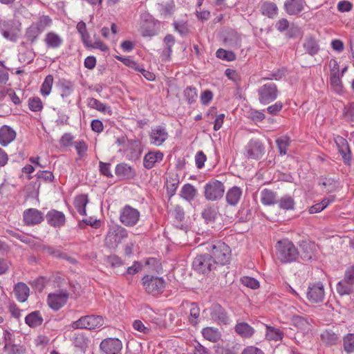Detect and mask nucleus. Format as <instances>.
Instances as JSON below:
<instances>
[{
    "label": "nucleus",
    "mask_w": 354,
    "mask_h": 354,
    "mask_svg": "<svg viewBox=\"0 0 354 354\" xmlns=\"http://www.w3.org/2000/svg\"><path fill=\"white\" fill-rule=\"evenodd\" d=\"M266 337L267 339L270 341H279L282 339L283 333L279 328L268 325H266Z\"/></svg>",
    "instance_id": "e433bc0d"
},
{
    "label": "nucleus",
    "mask_w": 354,
    "mask_h": 354,
    "mask_svg": "<svg viewBox=\"0 0 354 354\" xmlns=\"http://www.w3.org/2000/svg\"><path fill=\"white\" fill-rule=\"evenodd\" d=\"M242 194V189L237 186H234L229 189L225 196L227 204L232 206L236 205L241 200Z\"/></svg>",
    "instance_id": "cd10ccee"
},
{
    "label": "nucleus",
    "mask_w": 354,
    "mask_h": 354,
    "mask_svg": "<svg viewBox=\"0 0 354 354\" xmlns=\"http://www.w3.org/2000/svg\"><path fill=\"white\" fill-rule=\"evenodd\" d=\"M87 342L88 339L85 337L82 334H78L75 339H74V344L76 347H79L80 348H84L87 346Z\"/></svg>",
    "instance_id": "69168bd1"
},
{
    "label": "nucleus",
    "mask_w": 354,
    "mask_h": 354,
    "mask_svg": "<svg viewBox=\"0 0 354 354\" xmlns=\"http://www.w3.org/2000/svg\"><path fill=\"white\" fill-rule=\"evenodd\" d=\"M259 100L262 104H268L275 100L278 95V90L275 84L267 83L258 89Z\"/></svg>",
    "instance_id": "6e6552de"
},
{
    "label": "nucleus",
    "mask_w": 354,
    "mask_h": 354,
    "mask_svg": "<svg viewBox=\"0 0 354 354\" xmlns=\"http://www.w3.org/2000/svg\"><path fill=\"white\" fill-rule=\"evenodd\" d=\"M306 3L305 0H286L284 8L289 15H296L304 10Z\"/></svg>",
    "instance_id": "4be33fe9"
},
{
    "label": "nucleus",
    "mask_w": 354,
    "mask_h": 354,
    "mask_svg": "<svg viewBox=\"0 0 354 354\" xmlns=\"http://www.w3.org/2000/svg\"><path fill=\"white\" fill-rule=\"evenodd\" d=\"M193 269L198 273L206 274L216 269V266L209 254L198 255L192 262Z\"/></svg>",
    "instance_id": "423d86ee"
},
{
    "label": "nucleus",
    "mask_w": 354,
    "mask_h": 354,
    "mask_svg": "<svg viewBox=\"0 0 354 354\" xmlns=\"http://www.w3.org/2000/svg\"><path fill=\"white\" fill-rule=\"evenodd\" d=\"M142 285L148 293L156 295L164 290L165 281L162 277L146 275L142 278Z\"/></svg>",
    "instance_id": "0eeeda50"
},
{
    "label": "nucleus",
    "mask_w": 354,
    "mask_h": 354,
    "mask_svg": "<svg viewBox=\"0 0 354 354\" xmlns=\"http://www.w3.org/2000/svg\"><path fill=\"white\" fill-rule=\"evenodd\" d=\"M290 138L288 136H281L277 139L276 143L281 155H286L290 145Z\"/></svg>",
    "instance_id": "49530a36"
},
{
    "label": "nucleus",
    "mask_w": 354,
    "mask_h": 354,
    "mask_svg": "<svg viewBox=\"0 0 354 354\" xmlns=\"http://www.w3.org/2000/svg\"><path fill=\"white\" fill-rule=\"evenodd\" d=\"M235 331L241 337L248 338L252 336L254 329L245 322H240L236 325Z\"/></svg>",
    "instance_id": "473e14b6"
},
{
    "label": "nucleus",
    "mask_w": 354,
    "mask_h": 354,
    "mask_svg": "<svg viewBox=\"0 0 354 354\" xmlns=\"http://www.w3.org/2000/svg\"><path fill=\"white\" fill-rule=\"evenodd\" d=\"M322 340L328 345L335 344L338 340V336L330 330H326L321 334Z\"/></svg>",
    "instance_id": "c03bdc74"
},
{
    "label": "nucleus",
    "mask_w": 354,
    "mask_h": 354,
    "mask_svg": "<svg viewBox=\"0 0 354 354\" xmlns=\"http://www.w3.org/2000/svg\"><path fill=\"white\" fill-rule=\"evenodd\" d=\"M276 194L272 190L264 189L261 192V201L265 205H272L276 203Z\"/></svg>",
    "instance_id": "4c0bfd02"
},
{
    "label": "nucleus",
    "mask_w": 354,
    "mask_h": 354,
    "mask_svg": "<svg viewBox=\"0 0 354 354\" xmlns=\"http://www.w3.org/2000/svg\"><path fill=\"white\" fill-rule=\"evenodd\" d=\"M33 24L43 32L46 28L51 25L52 20L48 16L42 15L39 17L38 21Z\"/></svg>",
    "instance_id": "6e6d98bb"
},
{
    "label": "nucleus",
    "mask_w": 354,
    "mask_h": 354,
    "mask_svg": "<svg viewBox=\"0 0 354 354\" xmlns=\"http://www.w3.org/2000/svg\"><path fill=\"white\" fill-rule=\"evenodd\" d=\"M344 115L346 120L354 122V102L345 106Z\"/></svg>",
    "instance_id": "680f3d73"
},
{
    "label": "nucleus",
    "mask_w": 354,
    "mask_h": 354,
    "mask_svg": "<svg viewBox=\"0 0 354 354\" xmlns=\"http://www.w3.org/2000/svg\"><path fill=\"white\" fill-rule=\"evenodd\" d=\"M132 326L136 330L143 334H149L151 331L149 327L145 326L142 322L138 319L133 321Z\"/></svg>",
    "instance_id": "052dcab7"
},
{
    "label": "nucleus",
    "mask_w": 354,
    "mask_h": 354,
    "mask_svg": "<svg viewBox=\"0 0 354 354\" xmlns=\"http://www.w3.org/2000/svg\"><path fill=\"white\" fill-rule=\"evenodd\" d=\"M43 318L38 311H35L28 315L25 318V322L30 327H36L42 324Z\"/></svg>",
    "instance_id": "ea45409f"
},
{
    "label": "nucleus",
    "mask_w": 354,
    "mask_h": 354,
    "mask_svg": "<svg viewBox=\"0 0 354 354\" xmlns=\"http://www.w3.org/2000/svg\"><path fill=\"white\" fill-rule=\"evenodd\" d=\"M53 82L54 78L52 75H48L45 77L40 88V93L42 96L47 97L50 95L53 88Z\"/></svg>",
    "instance_id": "a19ab883"
},
{
    "label": "nucleus",
    "mask_w": 354,
    "mask_h": 354,
    "mask_svg": "<svg viewBox=\"0 0 354 354\" xmlns=\"http://www.w3.org/2000/svg\"><path fill=\"white\" fill-rule=\"evenodd\" d=\"M196 194V190L194 187L189 183H187L182 187L180 195L186 201H191L194 198Z\"/></svg>",
    "instance_id": "79ce46f5"
},
{
    "label": "nucleus",
    "mask_w": 354,
    "mask_h": 354,
    "mask_svg": "<svg viewBox=\"0 0 354 354\" xmlns=\"http://www.w3.org/2000/svg\"><path fill=\"white\" fill-rule=\"evenodd\" d=\"M24 221L27 225L39 224L44 220V214L35 208H30L24 212Z\"/></svg>",
    "instance_id": "2eb2a0df"
},
{
    "label": "nucleus",
    "mask_w": 354,
    "mask_h": 354,
    "mask_svg": "<svg viewBox=\"0 0 354 354\" xmlns=\"http://www.w3.org/2000/svg\"><path fill=\"white\" fill-rule=\"evenodd\" d=\"M100 347L102 354H118L122 344L118 338H108L102 341Z\"/></svg>",
    "instance_id": "f8f14e48"
},
{
    "label": "nucleus",
    "mask_w": 354,
    "mask_h": 354,
    "mask_svg": "<svg viewBox=\"0 0 354 354\" xmlns=\"http://www.w3.org/2000/svg\"><path fill=\"white\" fill-rule=\"evenodd\" d=\"M336 290L340 296L351 295L354 292V283L344 277L337 283Z\"/></svg>",
    "instance_id": "c85d7f7f"
},
{
    "label": "nucleus",
    "mask_w": 354,
    "mask_h": 354,
    "mask_svg": "<svg viewBox=\"0 0 354 354\" xmlns=\"http://www.w3.org/2000/svg\"><path fill=\"white\" fill-rule=\"evenodd\" d=\"M213 93L210 90H205L201 95V102L203 105H208L212 100Z\"/></svg>",
    "instance_id": "338daca9"
},
{
    "label": "nucleus",
    "mask_w": 354,
    "mask_h": 354,
    "mask_svg": "<svg viewBox=\"0 0 354 354\" xmlns=\"http://www.w3.org/2000/svg\"><path fill=\"white\" fill-rule=\"evenodd\" d=\"M0 32L3 37L10 41H16L19 30L12 21H3L0 24Z\"/></svg>",
    "instance_id": "4468645a"
},
{
    "label": "nucleus",
    "mask_w": 354,
    "mask_h": 354,
    "mask_svg": "<svg viewBox=\"0 0 354 354\" xmlns=\"http://www.w3.org/2000/svg\"><path fill=\"white\" fill-rule=\"evenodd\" d=\"M168 138V133L165 128L161 126L151 129L150 139L151 144L160 146Z\"/></svg>",
    "instance_id": "aec40b11"
},
{
    "label": "nucleus",
    "mask_w": 354,
    "mask_h": 354,
    "mask_svg": "<svg viewBox=\"0 0 354 354\" xmlns=\"http://www.w3.org/2000/svg\"><path fill=\"white\" fill-rule=\"evenodd\" d=\"M30 289L28 286L22 282H19L15 286L14 294L19 302H24L29 296Z\"/></svg>",
    "instance_id": "c756f323"
},
{
    "label": "nucleus",
    "mask_w": 354,
    "mask_h": 354,
    "mask_svg": "<svg viewBox=\"0 0 354 354\" xmlns=\"http://www.w3.org/2000/svg\"><path fill=\"white\" fill-rule=\"evenodd\" d=\"M324 295V289L322 283L317 282L308 286L307 298L311 302L319 303L323 301Z\"/></svg>",
    "instance_id": "ddd939ff"
},
{
    "label": "nucleus",
    "mask_w": 354,
    "mask_h": 354,
    "mask_svg": "<svg viewBox=\"0 0 354 354\" xmlns=\"http://www.w3.org/2000/svg\"><path fill=\"white\" fill-rule=\"evenodd\" d=\"M225 192L223 183L218 180L212 179L204 187V196L208 201H217L221 198Z\"/></svg>",
    "instance_id": "7ed1b4c3"
},
{
    "label": "nucleus",
    "mask_w": 354,
    "mask_h": 354,
    "mask_svg": "<svg viewBox=\"0 0 354 354\" xmlns=\"http://www.w3.org/2000/svg\"><path fill=\"white\" fill-rule=\"evenodd\" d=\"M216 54L218 58L227 61H232L235 57V55L233 53L227 51L223 48H219L217 50Z\"/></svg>",
    "instance_id": "bf43d9fd"
},
{
    "label": "nucleus",
    "mask_w": 354,
    "mask_h": 354,
    "mask_svg": "<svg viewBox=\"0 0 354 354\" xmlns=\"http://www.w3.org/2000/svg\"><path fill=\"white\" fill-rule=\"evenodd\" d=\"M44 42L47 48L55 49L62 45L63 39L57 33L50 31L46 35Z\"/></svg>",
    "instance_id": "bb28decb"
},
{
    "label": "nucleus",
    "mask_w": 354,
    "mask_h": 354,
    "mask_svg": "<svg viewBox=\"0 0 354 354\" xmlns=\"http://www.w3.org/2000/svg\"><path fill=\"white\" fill-rule=\"evenodd\" d=\"M163 159V153L159 151H149L143 158V166L149 169L154 167L155 164L160 162Z\"/></svg>",
    "instance_id": "b1692460"
},
{
    "label": "nucleus",
    "mask_w": 354,
    "mask_h": 354,
    "mask_svg": "<svg viewBox=\"0 0 354 354\" xmlns=\"http://www.w3.org/2000/svg\"><path fill=\"white\" fill-rule=\"evenodd\" d=\"M214 263L217 266L228 264L231 259V249L224 242L215 241L205 244Z\"/></svg>",
    "instance_id": "f257e3e1"
},
{
    "label": "nucleus",
    "mask_w": 354,
    "mask_h": 354,
    "mask_svg": "<svg viewBox=\"0 0 354 354\" xmlns=\"http://www.w3.org/2000/svg\"><path fill=\"white\" fill-rule=\"evenodd\" d=\"M140 219V212L126 205L120 212V221L127 227L136 225Z\"/></svg>",
    "instance_id": "1a4fd4ad"
},
{
    "label": "nucleus",
    "mask_w": 354,
    "mask_h": 354,
    "mask_svg": "<svg viewBox=\"0 0 354 354\" xmlns=\"http://www.w3.org/2000/svg\"><path fill=\"white\" fill-rule=\"evenodd\" d=\"M246 156L248 158L260 159L265 152L262 142L258 139H252L245 146Z\"/></svg>",
    "instance_id": "9b49d317"
},
{
    "label": "nucleus",
    "mask_w": 354,
    "mask_h": 354,
    "mask_svg": "<svg viewBox=\"0 0 354 354\" xmlns=\"http://www.w3.org/2000/svg\"><path fill=\"white\" fill-rule=\"evenodd\" d=\"M74 137L71 135V133H64L59 140V144L62 147H67L72 145Z\"/></svg>",
    "instance_id": "e2e57ef3"
},
{
    "label": "nucleus",
    "mask_w": 354,
    "mask_h": 354,
    "mask_svg": "<svg viewBox=\"0 0 354 354\" xmlns=\"http://www.w3.org/2000/svg\"><path fill=\"white\" fill-rule=\"evenodd\" d=\"M74 146L80 157H82L87 151V145L84 141L75 142Z\"/></svg>",
    "instance_id": "774afa93"
},
{
    "label": "nucleus",
    "mask_w": 354,
    "mask_h": 354,
    "mask_svg": "<svg viewBox=\"0 0 354 354\" xmlns=\"http://www.w3.org/2000/svg\"><path fill=\"white\" fill-rule=\"evenodd\" d=\"M140 313L144 319L147 320L156 326L163 325L162 317L149 306H143L140 308Z\"/></svg>",
    "instance_id": "f3484780"
},
{
    "label": "nucleus",
    "mask_w": 354,
    "mask_h": 354,
    "mask_svg": "<svg viewBox=\"0 0 354 354\" xmlns=\"http://www.w3.org/2000/svg\"><path fill=\"white\" fill-rule=\"evenodd\" d=\"M115 173L121 179H133L136 176L135 169L125 162L118 164Z\"/></svg>",
    "instance_id": "5701e85b"
},
{
    "label": "nucleus",
    "mask_w": 354,
    "mask_h": 354,
    "mask_svg": "<svg viewBox=\"0 0 354 354\" xmlns=\"http://www.w3.org/2000/svg\"><path fill=\"white\" fill-rule=\"evenodd\" d=\"M28 106L31 111L37 112L43 108L42 102L39 97H35L30 98L28 100Z\"/></svg>",
    "instance_id": "13d9d810"
},
{
    "label": "nucleus",
    "mask_w": 354,
    "mask_h": 354,
    "mask_svg": "<svg viewBox=\"0 0 354 354\" xmlns=\"http://www.w3.org/2000/svg\"><path fill=\"white\" fill-rule=\"evenodd\" d=\"M102 35L109 40L113 44H115L118 41L117 33H118V28L115 24H112L111 26V29L107 27H103L101 30Z\"/></svg>",
    "instance_id": "c9c22d12"
},
{
    "label": "nucleus",
    "mask_w": 354,
    "mask_h": 354,
    "mask_svg": "<svg viewBox=\"0 0 354 354\" xmlns=\"http://www.w3.org/2000/svg\"><path fill=\"white\" fill-rule=\"evenodd\" d=\"M77 32L80 34L82 40L86 46H89V35L86 30V24L84 21H80L77 24Z\"/></svg>",
    "instance_id": "3c124183"
},
{
    "label": "nucleus",
    "mask_w": 354,
    "mask_h": 354,
    "mask_svg": "<svg viewBox=\"0 0 354 354\" xmlns=\"http://www.w3.org/2000/svg\"><path fill=\"white\" fill-rule=\"evenodd\" d=\"M330 85L337 93H340L342 90V84L339 75H330Z\"/></svg>",
    "instance_id": "4d7b16f0"
},
{
    "label": "nucleus",
    "mask_w": 354,
    "mask_h": 354,
    "mask_svg": "<svg viewBox=\"0 0 354 354\" xmlns=\"http://www.w3.org/2000/svg\"><path fill=\"white\" fill-rule=\"evenodd\" d=\"M279 206L281 209L285 210H291L294 209L295 201L290 196H284L279 201Z\"/></svg>",
    "instance_id": "8fccbe9b"
},
{
    "label": "nucleus",
    "mask_w": 354,
    "mask_h": 354,
    "mask_svg": "<svg viewBox=\"0 0 354 354\" xmlns=\"http://www.w3.org/2000/svg\"><path fill=\"white\" fill-rule=\"evenodd\" d=\"M217 208L213 206L206 207L203 212L202 216L207 223L214 222L217 216Z\"/></svg>",
    "instance_id": "37998d69"
},
{
    "label": "nucleus",
    "mask_w": 354,
    "mask_h": 354,
    "mask_svg": "<svg viewBox=\"0 0 354 354\" xmlns=\"http://www.w3.org/2000/svg\"><path fill=\"white\" fill-rule=\"evenodd\" d=\"M42 32L33 23L27 28L26 37L30 42L35 41Z\"/></svg>",
    "instance_id": "a18cd8bd"
},
{
    "label": "nucleus",
    "mask_w": 354,
    "mask_h": 354,
    "mask_svg": "<svg viewBox=\"0 0 354 354\" xmlns=\"http://www.w3.org/2000/svg\"><path fill=\"white\" fill-rule=\"evenodd\" d=\"M303 46L306 52L311 56L317 55L320 50L318 41L313 37L306 38Z\"/></svg>",
    "instance_id": "7c9ffc66"
},
{
    "label": "nucleus",
    "mask_w": 354,
    "mask_h": 354,
    "mask_svg": "<svg viewBox=\"0 0 354 354\" xmlns=\"http://www.w3.org/2000/svg\"><path fill=\"white\" fill-rule=\"evenodd\" d=\"M115 58L122 62L126 66L134 69L135 71H140V67L138 64L133 59H131L129 57H122L121 55H115Z\"/></svg>",
    "instance_id": "603ef678"
},
{
    "label": "nucleus",
    "mask_w": 354,
    "mask_h": 354,
    "mask_svg": "<svg viewBox=\"0 0 354 354\" xmlns=\"http://www.w3.org/2000/svg\"><path fill=\"white\" fill-rule=\"evenodd\" d=\"M262 14L269 18H274L277 15L278 8L272 2H265L261 6Z\"/></svg>",
    "instance_id": "58836bf2"
},
{
    "label": "nucleus",
    "mask_w": 354,
    "mask_h": 354,
    "mask_svg": "<svg viewBox=\"0 0 354 354\" xmlns=\"http://www.w3.org/2000/svg\"><path fill=\"white\" fill-rule=\"evenodd\" d=\"M241 281L243 285L253 290L258 289L260 286L259 281L253 277L248 276L243 277Z\"/></svg>",
    "instance_id": "5fc2aeb1"
},
{
    "label": "nucleus",
    "mask_w": 354,
    "mask_h": 354,
    "mask_svg": "<svg viewBox=\"0 0 354 354\" xmlns=\"http://www.w3.org/2000/svg\"><path fill=\"white\" fill-rule=\"evenodd\" d=\"M211 319L218 323L227 324L229 323V317L224 308L219 304H213L209 308Z\"/></svg>",
    "instance_id": "dca6fc26"
},
{
    "label": "nucleus",
    "mask_w": 354,
    "mask_h": 354,
    "mask_svg": "<svg viewBox=\"0 0 354 354\" xmlns=\"http://www.w3.org/2000/svg\"><path fill=\"white\" fill-rule=\"evenodd\" d=\"M275 247L277 257L282 263H291L296 261L299 257L298 250L288 239L279 241Z\"/></svg>",
    "instance_id": "f03ea898"
},
{
    "label": "nucleus",
    "mask_w": 354,
    "mask_h": 354,
    "mask_svg": "<svg viewBox=\"0 0 354 354\" xmlns=\"http://www.w3.org/2000/svg\"><path fill=\"white\" fill-rule=\"evenodd\" d=\"M88 202V197L85 194L79 195L75 198L74 205L80 215L85 216L86 214V206Z\"/></svg>",
    "instance_id": "72a5a7b5"
},
{
    "label": "nucleus",
    "mask_w": 354,
    "mask_h": 354,
    "mask_svg": "<svg viewBox=\"0 0 354 354\" xmlns=\"http://www.w3.org/2000/svg\"><path fill=\"white\" fill-rule=\"evenodd\" d=\"M293 324L298 328L306 330L309 329L310 324L307 319L299 315H294L292 318Z\"/></svg>",
    "instance_id": "09e8293b"
},
{
    "label": "nucleus",
    "mask_w": 354,
    "mask_h": 354,
    "mask_svg": "<svg viewBox=\"0 0 354 354\" xmlns=\"http://www.w3.org/2000/svg\"><path fill=\"white\" fill-rule=\"evenodd\" d=\"M57 86L60 91L62 98L65 100L74 92V83L66 79H60L57 83Z\"/></svg>",
    "instance_id": "393cba45"
},
{
    "label": "nucleus",
    "mask_w": 354,
    "mask_h": 354,
    "mask_svg": "<svg viewBox=\"0 0 354 354\" xmlns=\"http://www.w3.org/2000/svg\"><path fill=\"white\" fill-rule=\"evenodd\" d=\"M88 106L91 108L95 109L104 114H108L109 115H112L113 112L111 107L95 98H91L88 100Z\"/></svg>",
    "instance_id": "f704fd0d"
},
{
    "label": "nucleus",
    "mask_w": 354,
    "mask_h": 354,
    "mask_svg": "<svg viewBox=\"0 0 354 354\" xmlns=\"http://www.w3.org/2000/svg\"><path fill=\"white\" fill-rule=\"evenodd\" d=\"M184 97L189 104H193L196 101L198 93L197 89L194 86H187L183 92Z\"/></svg>",
    "instance_id": "de8ad7c7"
},
{
    "label": "nucleus",
    "mask_w": 354,
    "mask_h": 354,
    "mask_svg": "<svg viewBox=\"0 0 354 354\" xmlns=\"http://www.w3.org/2000/svg\"><path fill=\"white\" fill-rule=\"evenodd\" d=\"M47 223L54 227H61L65 224L66 217L62 212L51 209L46 216Z\"/></svg>",
    "instance_id": "6ab92c4d"
},
{
    "label": "nucleus",
    "mask_w": 354,
    "mask_h": 354,
    "mask_svg": "<svg viewBox=\"0 0 354 354\" xmlns=\"http://www.w3.org/2000/svg\"><path fill=\"white\" fill-rule=\"evenodd\" d=\"M202 335L205 339L212 342H218L221 337L218 330L214 327H206L203 329Z\"/></svg>",
    "instance_id": "2f4dec72"
},
{
    "label": "nucleus",
    "mask_w": 354,
    "mask_h": 354,
    "mask_svg": "<svg viewBox=\"0 0 354 354\" xmlns=\"http://www.w3.org/2000/svg\"><path fill=\"white\" fill-rule=\"evenodd\" d=\"M127 236L128 232L125 228L115 226L109 230L105 239V243L109 248H115Z\"/></svg>",
    "instance_id": "39448f33"
},
{
    "label": "nucleus",
    "mask_w": 354,
    "mask_h": 354,
    "mask_svg": "<svg viewBox=\"0 0 354 354\" xmlns=\"http://www.w3.org/2000/svg\"><path fill=\"white\" fill-rule=\"evenodd\" d=\"M334 141L344 162L346 164H349L351 156L347 140L340 136H335Z\"/></svg>",
    "instance_id": "a211bd4d"
},
{
    "label": "nucleus",
    "mask_w": 354,
    "mask_h": 354,
    "mask_svg": "<svg viewBox=\"0 0 354 354\" xmlns=\"http://www.w3.org/2000/svg\"><path fill=\"white\" fill-rule=\"evenodd\" d=\"M15 137L16 133L11 127L4 125L0 129V144L2 146L8 145Z\"/></svg>",
    "instance_id": "a878e982"
},
{
    "label": "nucleus",
    "mask_w": 354,
    "mask_h": 354,
    "mask_svg": "<svg viewBox=\"0 0 354 354\" xmlns=\"http://www.w3.org/2000/svg\"><path fill=\"white\" fill-rule=\"evenodd\" d=\"M104 324L103 318L99 315H86L73 322L71 326L74 329L93 330L100 328Z\"/></svg>",
    "instance_id": "20e7f679"
},
{
    "label": "nucleus",
    "mask_w": 354,
    "mask_h": 354,
    "mask_svg": "<svg viewBox=\"0 0 354 354\" xmlns=\"http://www.w3.org/2000/svg\"><path fill=\"white\" fill-rule=\"evenodd\" d=\"M99 166H100V171L102 174H103L104 176L109 177V178L113 176L111 171V164L110 163L104 162L100 161L99 162Z\"/></svg>",
    "instance_id": "0e129e2a"
},
{
    "label": "nucleus",
    "mask_w": 354,
    "mask_h": 354,
    "mask_svg": "<svg viewBox=\"0 0 354 354\" xmlns=\"http://www.w3.org/2000/svg\"><path fill=\"white\" fill-rule=\"evenodd\" d=\"M316 246L314 243L302 241L299 243V255L304 261L311 260L314 257Z\"/></svg>",
    "instance_id": "412c9836"
},
{
    "label": "nucleus",
    "mask_w": 354,
    "mask_h": 354,
    "mask_svg": "<svg viewBox=\"0 0 354 354\" xmlns=\"http://www.w3.org/2000/svg\"><path fill=\"white\" fill-rule=\"evenodd\" d=\"M68 295L66 290H57L48 294L47 298L48 306L54 310H58L66 304Z\"/></svg>",
    "instance_id": "9d476101"
},
{
    "label": "nucleus",
    "mask_w": 354,
    "mask_h": 354,
    "mask_svg": "<svg viewBox=\"0 0 354 354\" xmlns=\"http://www.w3.org/2000/svg\"><path fill=\"white\" fill-rule=\"evenodd\" d=\"M344 348L347 353L354 352V334L349 333L344 337Z\"/></svg>",
    "instance_id": "864d4df0"
}]
</instances>
